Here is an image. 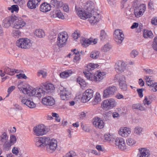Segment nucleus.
<instances>
[{
  "mask_svg": "<svg viewBox=\"0 0 157 157\" xmlns=\"http://www.w3.org/2000/svg\"><path fill=\"white\" fill-rule=\"evenodd\" d=\"M43 88L46 90V91H44L41 88L34 89L31 90L28 87H22L21 89L22 90V92L24 94H27L29 96H35L38 98H41L44 96L45 93H52L55 89L54 85L51 83H44L43 84Z\"/></svg>",
  "mask_w": 157,
  "mask_h": 157,
  "instance_id": "nucleus-1",
  "label": "nucleus"
},
{
  "mask_svg": "<svg viewBox=\"0 0 157 157\" xmlns=\"http://www.w3.org/2000/svg\"><path fill=\"white\" fill-rule=\"evenodd\" d=\"M89 22L92 25L96 24L101 19L99 13L95 9L94 3L92 1H89Z\"/></svg>",
  "mask_w": 157,
  "mask_h": 157,
  "instance_id": "nucleus-2",
  "label": "nucleus"
},
{
  "mask_svg": "<svg viewBox=\"0 0 157 157\" xmlns=\"http://www.w3.org/2000/svg\"><path fill=\"white\" fill-rule=\"evenodd\" d=\"M68 37L66 32L59 33L57 35L56 44L59 48L63 47L66 44Z\"/></svg>",
  "mask_w": 157,
  "mask_h": 157,
  "instance_id": "nucleus-3",
  "label": "nucleus"
},
{
  "mask_svg": "<svg viewBox=\"0 0 157 157\" xmlns=\"http://www.w3.org/2000/svg\"><path fill=\"white\" fill-rule=\"evenodd\" d=\"M48 143L46 144V150L49 153H52L54 151L57 147V141L55 139H52L50 140L48 137Z\"/></svg>",
  "mask_w": 157,
  "mask_h": 157,
  "instance_id": "nucleus-4",
  "label": "nucleus"
},
{
  "mask_svg": "<svg viewBox=\"0 0 157 157\" xmlns=\"http://www.w3.org/2000/svg\"><path fill=\"white\" fill-rule=\"evenodd\" d=\"M16 45L22 48H29L32 45V41L28 38H21L17 41Z\"/></svg>",
  "mask_w": 157,
  "mask_h": 157,
  "instance_id": "nucleus-5",
  "label": "nucleus"
},
{
  "mask_svg": "<svg viewBox=\"0 0 157 157\" xmlns=\"http://www.w3.org/2000/svg\"><path fill=\"white\" fill-rule=\"evenodd\" d=\"M89 80L97 82H99L104 78L105 76V73L103 72L97 71L94 74L89 73Z\"/></svg>",
  "mask_w": 157,
  "mask_h": 157,
  "instance_id": "nucleus-6",
  "label": "nucleus"
},
{
  "mask_svg": "<svg viewBox=\"0 0 157 157\" xmlns=\"http://www.w3.org/2000/svg\"><path fill=\"white\" fill-rule=\"evenodd\" d=\"M116 105L117 102L114 99L110 98L103 101L101 106L104 109L108 110L114 107Z\"/></svg>",
  "mask_w": 157,
  "mask_h": 157,
  "instance_id": "nucleus-7",
  "label": "nucleus"
},
{
  "mask_svg": "<svg viewBox=\"0 0 157 157\" xmlns=\"http://www.w3.org/2000/svg\"><path fill=\"white\" fill-rule=\"evenodd\" d=\"M35 134L36 136H42L46 134L48 132V128L43 124H39L33 128Z\"/></svg>",
  "mask_w": 157,
  "mask_h": 157,
  "instance_id": "nucleus-8",
  "label": "nucleus"
},
{
  "mask_svg": "<svg viewBox=\"0 0 157 157\" xmlns=\"http://www.w3.org/2000/svg\"><path fill=\"white\" fill-rule=\"evenodd\" d=\"M88 5L87 2L84 4V11L78 10V9H77L76 6L75 7V9L76 10L77 14L79 17L82 19L85 20L88 18Z\"/></svg>",
  "mask_w": 157,
  "mask_h": 157,
  "instance_id": "nucleus-9",
  "label": "nucleus"
},
{
  "mask_svg": "<svg viewBox=\"0 0 157 157\" xmlns=\"http://www.w3.org/2000/svg\"><path fill=\"white\" fill-rule=\"evenodd\" d=\"M114 80L118 81L119 87L123 90H126L127 87L125 77L123 75H115Z\"/></svg>",
  "mask_w": 157,
  "mask_h": 157,
  "instance_id": "nucleus-10",
  "label": "nucleus"
},
{
  "mask_svg": "<svg viewBox=\"0 0 157 157\" xmlns=\"http://www.w3.org/2000/svg\"><path fill=\"white\" fill-rule=\"evenodd\" d=\"M117 90L116 86H109L104 90L103 97L106 98L110 97L115 94Z\"/></svg>",
  "mask_w": 157,
  "mask_h": 157,
  "instance_id": "nucleus-11",
  "label": "nucleus"
},
{
  "mask_svg": "<svg viewBox=\"0 0 157 157\" xmlns=\"http://www.w3.org/2000/svg\"><path fill=\"white\" fill-rule=\"evenodd\" d=\"M113 36L115 41L117 43V44H119L122 43L124 39V35L121 30L117 29L114 31Z\"/></svg>",
  "mask_w": 157,
  "mask_h": 157,
  "instance_id": "nucleus-12",
  "label": "nucleus"
},
{
  "mask_svg": "<svg viewBox=\"0 0 157 157\" xmlns=\"http://www.w3.org/2000/svg\"><path fill=\"white\" fill-rule=\"evenodd\" d=\"M19 98L21 100V101L22 104L30 108H35L36 106V104L29 98H26L22 95H20Z\"/></svg>",
  "mask_w": 157,
  "mask_h": 157,
  "instance_id": "nucleus-13",
  "label": "nucleus"
},
{
  "mask_svg": "<svg viewBox=\"0 0 157 157\" xmlns=\"http://www.w3.org/2000/svg\"><path fill=\"white\" fill-rule=\"evenodd\" d=\"M13 17L14 19V20L13 28L16 29H19L23 27L25 25V22L22 19L18 18L15 16H13Z\"/></svg>",
  "mask_w": 157,
  "mask_h": 157,
  "instance_id": "nucleus-14",
  "label": "nucleus"
},
{
  "mask_svg": "<svg viewBox=\"0 0 157 157\" xmlns=\"http://www.w3.org/2000/svg\"><path fill=\"white\" fill-rule=\"evenodd\" d=\"M42 102L45 105L52 106L55 104V101L53 97L47 96L42 99Z\"/></svg>",
  "mask_w": 157,
  "mask_h": 157,
  "instance_id": "nucleus-15",
  "label": "nucleus"
},
{
  "mask_svg": "<svg viewBox=\"0 0 157 157\" xmlns=\"http://www.w3.org/2000/svg\"><path fill=\"white\" fill-rule=\"evenodd\" d=\"M47 137L44 136L38 138L36 140V145L37 147H42L45 146L46 144L48 143Z\"/></svg>",
  "mask_w": 157,
  "mask_h": 157,
  "instance_id": "nucleus-16",
  "label": "nucleus"
},
{
  "mask_svg": "<svg viewBox=\"0 0 157 157\" xmlns=\"http://www.w3.org/2000/svg\"><path fill=\"white\" fill-rule=\"evenodd\" d=\"M93 121V124L95 127L101 129L104 127V123L100 118L98 117H95L94 118Z\"/></svg>",
  "mask_w": 157,
  "mask_h": 157,
  "instance_id": "nucleus-17",
  "label": "nucleus"
},
{
  "mask_svg": "<svg viewBox=\"0 0 157 157\" xmlns=\"http://www.w3.org/2000/svg\"><path fill=\"white\" fill-rule=\"evenodd\" d=\"M13 16H10L5 18L3 21L2 25L4 27L8 28L12 24L14 23Z\"/></svg>",
  "mask_w": 157,
  "mask_h": 157,
  "instance_id": "nucleus-18",
  "label": "nucleus"
},
{
  "mask_svg": "<svg viewBox=\"0 0 157 157\" xmlns=\"http://www.w3.org/2000/svg\"><path fill=\"white\" fill-rule=\"evenodd\" d=\"M145 9V6H143L142 8L141 6L136 7L134 10V14L135 16L137 18L141 16L143 14V13L144 12Z\"/></svg>",
  "mask_w": 157,
  "mask_h": 157,
  "instance_id": "nucleus-19",
  "label": "nucleus"
},
{
  "mask_svg": "<svg viewBox=\"0 0 157 157\" xmlns=\"http://www.w3.org/2000/svg\"><path fill=\"white\" fill-rule=\"evenodd\" d=\"M115 144L120 149L124 150L126 148L125 143L124 139L122 138H117L115 140Z\"/></svg>",
  "mask_w": 157,
  "mask_h": 157,
  "instance_id": "nucleus-20",
  "label": "nucleus"
},
{
  "mask_svg": "<svg viewBox=\"0 0 157 157\" xmlns=\"http://www.w3.org/2000/svg\"><path fill=\"white\" fill-rule=\"evenodd\" d=\"M126 66V64L124 62L121 61H118L116 63L115 68L119 71L122 72L125 69Z\"/></svg>",
  "mask_w": 157,
  "mask_h": 157,
  "instance_id": "nucleus-21",
  "label": "nucleus"
},
{
  "mask_svg": "<svg viewBox=\"0 0 157 157\" xmlns=\"http://www.w3.org/2000/svg\"><path fill=\"white\" fill-rule=\"evenodd\" d=\"M59 94L60 98L62 100L67 99L70 97L71 94L70 93L67 89L64 88L60 90Z\"/></svg>",
  "mask_w": 157,
  "mask_h": 157,
  "instance_id": "nucleus-22",
  "label": "nucleus"
},
{
  "mask_svg": "<svg viewBox=\"0 0 157 157\" xmlns=\"http://www.w3.org/2000/svg\"><path fill=\"white\" fill-rule=\"evenodd\" d=\"M139 151L140 153L138 154L137 157H148L150 155V151L147 148H140Z\"/></svg>",
  "mask_w": 157,
  "mask_h": 157,
  "instance_id": "nucleus-23",
  "label": "nucleus"
},
{
  "mask_svg": "<svg viewBox=\"0 0 157 157\" xmlns=\"http://www.w3.org/2000/svg\"><path fill=\"white\" fill-rule=\"evenodd\" d=\"M131 133L130 128L125 127L124 128H121L119 131V134L122 136L127 137Z\"/></svg>",
  "mask_w": 157,
  "mask_h": 157,
  "instance_id": "nucleus-24",
  "label": "nucleus"
},
{
  "mask_svg": "<svg viewBox=\"0 0 157 157\" xmlns=\"http://www.w3.org/2000/svg\"><path fill=\"white\" fill-rule=\"evenodd\" d=\"M41 0H30L27 3V6L31 9H35L39 5Z\"/></svg>",
  "mask_w": 157,
  "mask_h": 157,
  "instance_id": "nucleus-25",
  "label": "nucleus"
},
{
  "mask_svg": "<svg viewBox=\"0 0 157 157\" xmlns=\"http://www.w3.org/2000/svg\"><path fill=\"white\" fill-rule=\"evenodd\" d=\"M50 4L46 2H44L42 4L40 7V11L43 12H47L49 11L51 9Z\"/></svg>",
  "mask_w": 157,
  "mask_h": 157,
  "instance_id": "nucleus-26",
  "label": "nucleus"
},
{
  "mask_svg": "<svg viewBox=\"0 0 157 157\" xmlns=\"http://www.w3.org/2000/svg\"><path fill=\"white\" fill-rule=\"evenodd\" d=\"M52 16L54 18L58 17L60 19H64V16L62 13L60 11H55L53 12Z\"/></svg>",
  "mask_w": 157,
  "mask_h": 157,
  "instance_id": "nucleus-27",
  "label": "nucleus"
},
{
  "mask_svg": "<svg viewBox=\"0 0 157 157\" xmlns=\"http://www.w3.org/2000/svg\"><path fill=\"white\" fill-rule=\"evenodd\" d=\"M151 76H149L148 77L146 76L145 77L147 84L148 86H154V85H155L154 83L155 82H154V79L151 78Z\"/></svg>",
  "mask_w": 157,
  "mask_h": 157,
  "instance_id": "nucleus-28",
  "label": "nucleus"
},
{
  "mask_svg": "<svg viewBox=\"0 0 157 157\" xmlns=\"http://www.w3.org/2000/svg\"><path fill=\"white\" fill-rule=\"evenodd\" d=\"M50 4L53 6V7H60L63 6V2L58 1L57 0H52Z\"/></svg>",
  "mask_w": 157,
  "mask_h": 157,
  "instance_id": "nucleus-29",
  "label": "nucleus"
},
{
  "mask_svg": "<svg viewBox=\"0 0 157 157\" xmlns=\"http://www.w3.org/2000/svg\"><path fill=\"white\" fill-rule=\"evenodd\" d=\"M8 136L5 132H2L0 133V141L2 143L5 142L7 140Z\"/></svg>",
  "mask_w": 157,
  "mask_h": 157,
  "instance_id": "nucleus-30",
  "label": "nucleus"
},
{
  "mask_svg": "<svg viewBox=\"0 0 157 157\" xmlns=\"http://www.w3.org/2000/svg\"><path fill=\"white\" fill-rule=\"evenodd\" d=\"M143 36L145 38H152L153 37V34L151 31L144 29L143 32Z\"/></svg>",
  "mask_w": 157,
  "mask_h": 157,
  "instance_id": "nucleus-31",
  "label": "nucleus"
},
{
  "mask_svg": "<svg viewBox=\"0 0 157 157\" xmlns=\"http://www.w3.org/2000/svg\"><path fill=\"white\" fill-rule=\"evenodd\" d=\"M132 109H138L141 111L145 110V107L140 104H134L132 105Z\"/></svg>",
  "mask_w": 157,
  "mask_h": 157,
  "instance_id": "nucleus-32",
  "label": "nucleus"
},
{
  "mask_svg": "<svg viewBox=\"0 0 157 157\" xmlns=\"http://www.w3.org/2000/svg\"><path fill=\"white\" fill-rule=\"evenodd\" d=\"M88 89L86 90L84 93H83L81 100L82 102L85 103L88 101Z\"/></svg>",
  "mask_w": 157,
  "mask_h": 157,
  "instance_id": "nucleus-33",
  "label": "nucleus"
},
{
  "mask_svg": "<svg viewBox=\"0 0 157 157\" xmlns=\"http://www.w3.org/2000/svg\"><path fill=\"white\" fill-rule=\"evenodd\" d=\"M80 43L83 47H86L88 46V39L84 37H81Z\"/></svg>",
  "mask_w": 157,
  "mask_h": 157,
  "instance_id": "nucleus-34",
  "label": "nucleus"
},
{
  "mask_svg": "<svg viewBox=\"0 0 157 157\" xmlns=\"http://www.w3.org/2000/svg\"><path fill=\"white\" fill-rule=\"evenodd\" d=\"M35 34L36 36L39 38H42L45 36V34L44 32L41 29L36 30Z\"/></svg>",
  "mask_w": 157,
  "mask_h": 157,
  "instance_id": "nucleus-35",
  "label": "nucleus"
},
{
  "mask_svg": "<svg viewBox=\"0 0 157 157\" xmlns=\"http://www.w3.org/2000/svg\"><path fill=\"white\" fill-rule=\"evenodd\" d=\"M77 82L82 87H84L86 86L85 81L81 77H78L77 79Z\"/></svg>",
  "mask_w": 157,
  "mask_h": 157,
  "instance_id": "nucleus-36",
  "label": "nucleus"
},
{
  "mask_svg": "<svg viewBox=\"0 0 157 157\" xmlns=\"http://www.w3.org/2000/svg\"><path fill=\"white\" fill-rule=\"evenodd\" d=\"M14 70L11 69L8 67H6L4 69V72L6 74L12 75L15 74Z\"/></svg>",
  "mask_w": 157,
  "mask_h": 157,
  "instance_id": "nucleus-37",
  "label": "nucleus"
},
{
  "mask_svg": "<svg viewBox=\"0 0 157 157\" xmlns=\"http://www.w3.org/2000/svg\"><path fill=\"white\" fill-rule=\"evenodd\" d=\"M71 74L70 71L62 72L60 73L59 75L61 78H66L69 76Z\"/></svg>",
  "mask_w": 157,
  "mask_h": 157,
  "instance_id": "nucleus-38",
  "label": "nucleus"
},
{
  "mask_svg": "<svg viewBox=\"0 0 157 157\" xmlns=\"http://www.w3.org/2000/svg\"><path fill=\"white\" fill-rule=\"evenodd\" d=\"M143 131V128L142 127L137 126L134 128V132L137 135H140Z\"/></svg>",
  "mask_w": 157,
  "mask_h": 157,
  "instance_id": "nucleus-39",
  "label": "nucleus"
},
{
  "mask_svg": "<svg viewBox=\"0 0 157 157\" xmlns=\"http://www.w3.org/2000/svg\"><path fill=\"white\" fill-rule=\"evenodd\" d=\"M21 32L18 30L15 29L13 31L12 34L13 37L15 38H18L21 36Z\"/></svg>",
  "mask_w": 157,
  "mask_h": 157,
  "instance_id": "nucleus-40",
  "label": "nucleus"
},
{
  "mask_svg": "<svg viewBox=\"0 0 157 157\" xmlns=\"http://www.w3.org/2000/svg\"><path fill=\"white\" fill-rule=\"evenodd\" d=\"M3 143H4L3 145L4 149L6 151L9 150L11 146L13 145L12 144H10V143L9 141H7L3 142Z\"/></svg>",
  "mask_w": 157,
  "mask_h": 157,
  "instance_id": "nucleus-41",
  "label": "nucleus"
},
{
  "mask_svg": "<svg viewBox=\"0 0 157 157\" xmlns=\"http://www.w3.org/2000/svg\"><path fill=\"white\" fill-rule=\"evenodd\" d=\"M100 53L99 51H93L90 55V57L93 59L98 58L99 56Z\"/></svg>",
  "mask_w": 157,
  "mask_h": 157,
  "instance_id": "nucleus-42",
  "label": "nucleus"
},
{
  "mask_svg": "<svg viewBox=\"0 0 157 157\" xmlns=\"http://www.w3.org/2000/svg\"><path fill=\"white\" fill-rule=\"evenodd\" d=\"M111 48V46L109 44L105 45L101 48V50L104 52H106L109 51Z\"/></svg>",
  "mask_w": 157,
  "mask_h": 157,
  "instance_id": "nucleus-43",
  "label": "nucleus"
},
{
  "mask_svg": "<svg viewBox=\"0 0 157 157\" xmlns=\"http://www.w3.org/2000/svg\"><path fill=\"white\" fill-rule=\"evenodd\" d=\"M8 10H10L11 12H17L18 10V8L17 5H13L11 7H8Z\"/></svg>",
  "mask_w": 157,
  "mask_h": 157,
  "instance_id": "nucleus-44",
  "label": "nucleus"
},
{
  "mask_svg": "<svg viewBox=\"0 0 157 157\" xmlns=\"http://www.w3.org/2000/svg\"><path fill=\"white\" fill-rule=\"evenodd\" d=\"M47 73L46 71L42 70H39L37 73V75L38 76H40V75H42L43 78L46 77L47 76Z\"/></svg>",
  "mask_w": 157,
  "mask_h": 157,
  "instance_id": "nucleus-45",
  "label": "nucleus"
},
{
  "mask_svg": "<svg viewBox=\"0 0 157 157\" xmlns=\"http://www.w3.org/2000/svg\"><path fill=\"white\" fill-rule=\"evenodd\" d=\"M16 138L15 136L12 135H10L9 141L10 144L13 145L16 142Z\"/></svg>",
  "mask_w": 157,
  "mask_h": 157,
  "instance_id": "nucleus-46",
  "label": "nucleus"
},
{
  "mask_svg": "<svg viewBox=\"0 0 157 157\" xmlns=\"http://www.w3.org/2000/svg\"><path fill=\"white\" fill-rule=\"evenodd\" d=\"M152 46L153 49L157 51V36L154 38Z\"/></svg>",
  "mask_w": 157,
  "mask_h": 157,
  "instance_id": "nucleus-47",
  "label": "nucleus"
},
{
  "mask_svg": "<svg viewBox=\"0 0 157 157\" xmlns=\"http://www.w3.org/2000/svg\"><path fill=\"white\" fill-rule=\"evenodd\" d=\"M75 153L73 151H71L66 154V155L63 157H74L76 156Z\"/></svg>",
  "mask_w": 157,
  "mask_h": 157,
  "instance_id": "nucleus-48",
  "label": "nucleus"
},
{
  "mask_svg": "<svg viewBox=\"0 0 157 157\" xmlns=\"http://www.w3.org/2000/svg\"><path fill=\"white\" fill-rule=\"evenodd\" d=\"M74 54L75 55L74 59V62H76L78 61L80 59L79 52V51H77L76 52H74Z\"/></svg>",
  "mask_w": 157,
  "mask_h": 157,
  "instance_id": "nucleus-49",
  "label": "nucleus"
},
{
  "mask_svg": "<svg viewBox=\"0 0 157 157\" xmlns=\"http://www.w3.org/2000/svg\"><path fill=\"white\" fill-rule=\"evenodd\" d=\"M98 66V65L97 64L90 63H89V70H93L94 69L97 68Z\"/></svg>",
  "mask_w": 157,
  "mask_h": 157,
  "instance_id": "nucleus-50",
  "label": "nucleus"
},
{
  "mask_svg": "<svg viewBox=\"0 0 157 157\" xmlns=\"http://www.w3.org/2000/svg\"><path fill=\"white\" fill-rule=\"evenodd\" d=\"M127 144L129 146H132L136 143V141L132 138H129L126 140Z\"/></svg>",
  "mask_w": 157,
  "mask_h": 157,
  "instance_id": "nucleus-51",
  "label": "nucleus"
},
{
  "mask_svg": "<svg viewBox=\"0 0 157 157\" xmlns=\"http://www.w3.org/2000/svg\"><path fill=\"white\" fill-rule=\"evenodd\" d=\"M98 39L95 38L93 39L91 37H90L89 39V45L92 44L94 45L96 44L97 42Z\"/></svg>",
  "mask_w": 157,
  "mask_h": 157,
  "instance_id": "nucleus-52",
  "label": "nucleus"
},
{
  "mask_svg": "<svg viewBox=\"0 0 157 157\" xmlns=\"http://www.w3.org/2000/svg\"><path fill=\"white\" fill-rule=\"evenodd\" d=\"M81 126L82 129L85 132H87L88 125L82 122L81 123Z\"/></svg>",
  "mask_w": 157,
  "mask_h": 157,
  "instance_id": "nucleus-53",
  "label": "nucleus"
},
{
  "mask_svg": "<svg viewBox=\"0 0 157 157\" xmlns=\"http://www.w3.org/2000/svg\"><path fill=\"white\" fill-rule=\"evenodd\" d=\"M144 90V89L143 88H139L137 89L136 90L140 98H142L143 96V92Z\"/></svg>",
  "mask_w": 157,
  "mask_h": 157,
  "instance_id": "nucleus-54",
  "label": "nucleus"
},
{
  "mask_svg": "<svg viewBox=\"0 0 157 157\" xmlns=\"http://www.w3.org/2000/svg\"><path fill=\"white\" fill-rule=\"evenodd\" d=\"M130 54L132 58H134L138 54V52L136 50H134L132 51Z\"/></svg>",
  "mask_w": 157,
  "mask_h": 157,
  "instance_id": "nucleus-55",
  "label": "nucleus"
},
{
  "mask_svg": "<svg viewBox=\"0 0 157 157\" xmlns=\"http://www.w3.org/2000/svg\"><path fill=\"white\" fill-rule=\"evenodd\" d=\"M106 35V33L105 31L104 30H102L101 31L100 34V39L101 40H104L105 38Z\"/></svg>",
  "mask_w": 157,
  "mask_h": 157,
  "instance_id": "nucleus-56",
  "label": "nucleus"
},
{
  "mask_svg": "<svg viewBox=\"0 0 157 157\" xmlns=\"http://www.w3.org/2000/svg\"><path fill=\"white\" fill-rule=\"evenodd\" d=\"M80 34L78 33L77 31H75V32L72 34V36L74 39L76 40L80 36Z\"/></svg>",
  "mask_w": 157,
  "mask_h": 157,
  "instance_id": "nucleus-57",
  "label": "nucleus"
},
{
  "mask_svg": "<svg viewBox=\"0 0 157 157\" xmlns=\"http://www.w3.org/2000/svg\"><path fill=\"white\" fill-rule=\"evenodd\" d=\"M86 69L83 70V73L84 74L85 77L87 78V79H88V65L85 67Z\"/></svg>",
  "mask_w": 157,
  "mask_h": 157,
  "instance_id": "nucleus-58",
  "label": "nucleus"
},
{
  "mask_svg": "<svg viewBox=\"0 0 157 157\" xmlns=\"http://www.w3.org/2000/svg\"><path fill=\"white\" fill-rule=\"evenodd\" d=\"M143 102L144 105L146 104L149 105L151 103V102L150 101L147 100V97L146 96L145 97V98L143 101Z\"/></svg>",
  "mask_w": 157,
  "mask_h": 157,
  "instance_id": "nucleus-59",
  "label": "nucleus"
},
{
  "mask_svg": "<svg viewBox=\"0 0 157 157\" xmlns=\"http://www.w3.org/2000/svg\"><path fill=\"white\" fill-rule=\"evenodd\" d=\"M16 76L17 78H22L25 79L27 78V76L25 75V74L21 73L18 75H17Z\"/></svg>",
  "mask_w": 157,
  "mask_h": 157,
  "instance_id": "nucleus-60",
  "label": "nucleus"
},
{
  "mask_svg": "<svg viewBox=\"0 0 157 157\" xmlns=\"http://www.w3.org/2000/svg\"><path fill=\"white\" fill-rule=\"evenodd\" d=\"M12 152L13 154H15L16 155H18L19 153V151L17 147H14L12 149Z\"/></svg>",
  "mask_w": 157,
  "mask_h": 157,
  "instance_id": "nucleus-61",
  "label": "nucleus"
},
{
  "mask_svg": "<svg viewBox=\"0 0 157 157\" xmlns=\"http://www.w3.org/2000/svg\"><path fill=\"white\" fill-rule=\"evenodd\" d=\"M63 10L66 12H68L69 11V7L67 4H63Z\"/></svg>",
  "mask_w": 157,
  "mask_h": 157,
  "instance_id": "nucleus-62",
  "label": "nucleus"
},
{
  "mask_svg": "<svg viewBox=\"0 0 157 157\" xmlns=\"http://www.w3.org/2000/svg\"><path fill=\"white\" fill-rule=\"evenodd\" d=\"M151 23L154 25H157V17H153L151 20Z\"/></svg>",
  "mask_w": 157,
  "mask_h": 157,
  "instance_id": "nucleus-63",
  "label": "nucleus"
},
{
  "mask_svg": "<svg viewBox=\"0 0 157 157\" xmlns=\"http://www.w3.org/2000/svg\"><path fill=\"white\" fill-rule=\"evenodd\" d=\"M94 100L98 101V102L100 101L101 98H100V94L98 93H96V95L95 96V98Z\"/></svg>",
  "mask_w": 157,
  "mask_h": 157,
  "instance_id": "nucleus-64",
  "label": "nucleus"
}]
</instances>
